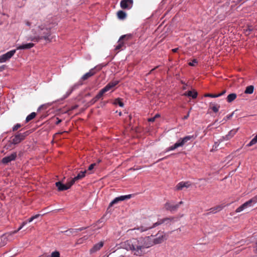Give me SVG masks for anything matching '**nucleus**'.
<instances>
[{
  "label": "nucleus",
  "mask_w": 257,
  "mask_h": 257,
  "mask_svg": "<svg viewBox=\"0 0 257 257\" xmlns=\"http://www.w3.org/2000/svg\"><path fill=\"white\" fill-rule=\"evenodd\" d=\"M155 236L152 235L145 237L133 238L124 242V248L130 250L135 255L142 256L147 253V250L155 244L162 243L166 239L164 233H158Z\"/></svg>",
  "instance_id": "nucleus-1"
},
{
  "label": "nucleus",
  "mask_w": 257,
  "mask_h": 257,
  "mask_svg": "<svg viewBox=\"0 0 257 257\" xmlns=\"http://www.w3.org/2000/svg\"><path fill=\"white\" fill-rule=\"evenodd\" d=\"M32 32L35 36L29 37L28 40L34 42H38L42 39L49 42L51 41V29L46 26L45 24L39 25L36 29H33Z\"/></svg>",
  "instance_id": "nucleus-2"
},
{
  "label": "nucleus",
  "mask_w": 257,
  "mask_h": 257,
  "mask_svg": "<svg viewBox=\"0 0 257 257\" xmlns=\"http://www.w3.org/2000/svg\"><path fill=\"white\" fill-rule=\"evenodd\" d=\"M170 221V219L169 218H165L162 219H160L158 220L157 222L153 223L152 225L150 223L149 220L144 219L142 222L141 225L140 226H138L137 228H135L129 230L130 231H135V233H142L145 231H147V230L152 229L153 228H154L156 227L157 226H158L159 225H161L166 222H169Z\"/></svg>",
  "instance_id": "nucleus-3"
},
{
  "label": "nucleus",
  "mask_w": 257,
  "mask_h": 257,
  "mask_svg": "<svg viewBox=\"0 0 257 257\" xmlns=\"http://www.w3.org/2000/svg\"><path fill=\"white\" fill-rule=\"evenodd\" d=\"M118 83V81H113L109 82L103 88L101 89L98 93L91 100V102L92 103H95L100 99L103 95V94L113 88Z\"/></svg>",
  "instance_id": "nucleus-4"
},
{
  "label": "nucleus",
  "mask_w": 257,
  "mask_h": 257,
  "mask_svg": "<svg viewBox=\"0 0 257 257\" xmlns=\"http://www.w3.org/2000/svg\"><path fill=\"white\" fill-rule=\"evenodd\" d=\"M29 133L28 131L23 133H18L15 135L13 137H11V140L9 141V143L7 145V149L11 148L12 145H17L23 141L26 136L29 135Z\"/></svg>",
  "instance_id": "nucleus-5"
},
{
  "label": "nucleus",
  "mask_w": 257,
  "mask_h": 257,
  "mask_svg": "<svg viewBox=\"0 0 257 257\" xmlns=\"http://www.w3.org/2000/svg\"><path fill=\"white\" fill-rule=\"evenodd\" d=\"M256 203H257V195L238 207L235 212L236 213L240 212L248 207L251 206L252 203L255 204Z\"/></svg>",
  "instance_id": "nucleus-6"
},
{
  "label": "nucleus",
  "mask_w": 257,
  "mask_h": 257,
  "mask_svg": "<svg viewBox=\"0 0 257 257\" xmlns=\"http://www.w3.org/2000/svg\"><path fill=\"white\" fill-rule=\"evenodd\" d=\"M225 114L226 113H219L218 118L215 120V122L224 123L227 120L230 119L232 117L233 113Z\"/></svg>",
  "instance_id": "nucleus-7"
},
{
  "label": "nucleus",
  "mask_w": 257,
  "mask_h": 257,
  "mask_svg": "<svg viewBox=\"0 0 257 257\" xmlns=\"http://www.w3.org/2000/svg\"><path fill=\"white\" fill-rule=\"evenodd\" d=\"M55 185L59 191H63L69 189L73 184L71 181L68 182L66 184H64L61 182L58 181L55 183Z\"/></svg>",
  "instance_id": "nucleus-8"
},
{
  "label": "nucleus",
  "mask_w": 257,
  "mask_h": 257,
  "mask_svg": "<svg viewBox=\"0 0 257 257\" xmlns=\"http://www.w3.org/2000/svg\"><path fill=\"white\" fill-rule=\"evenodd\" d=\"M16 50H12L7 53L0 56V63L5 62L11 58H12L15 54Z\"/></svg>",
  "instance_id": "nucleus-9"
},
{
  "label": "nucleus",
  "mask_w": 257,
  "mask_h": 257,
  "mask_svg": "<svg viewBox=\"0 0 257 257\" xmlns=\"http://www.w3.org/2000/svg\"><path fill=\"white\" fill-rule=\"evenodd\" d=\"M132 194H129L116 197L109 203V207L112 206L113 204H116L119 201H122L125 200L130 199L132 197Z\"/></svg>",
  "instance_id": "nucleus-10"
},
{
  "label": "nucleus",
  "mask_w": 257,
  "mask_h": 257,
  "mask_svg": "<svg viewBox=\"0 0 257 257\" xmlns=\"http://www.w3.org/2000/svg\"><path fill=\"white\" fill-rule=\"evenodd\" d=\"M195 139L194 136H186L183 139H180L178 142V148L179 147H182L186 145L189 141L193 140Z\"/></svg>",
  "instance_id": "nucleus-11"
},
{
  "label": "nucleus",
  "mask_w": 257,
  "mask_h": 257,
  "mask_svg": "<svg viewBox=\"0 0 257 257\" xmlns=\"http://www.w3.org/2000/svg\"><path fill=\"white\" fill-rule=\"evenodd\" d=\"M120 7L123 9H130L133 5V0H122L120 3Z\"/></svg>",
  "instance_id": "nucleus-12"
},
{
  "label": "nucleus",
  "mask_w": 257,
  "mask_h": 257,
  "mask_svg": "<svg viewBox=\"0 0 257 257\" xmlns=\"http://www.w3.org/2000/svg\"><path fill=\"white\" fill-rule=\"evenodd\" d=\"M17 157V153L15 152L12 153L10 156L5 157L3 158L2 162L4 164H7L12 161H14Z\"/></svg>",
  "instance_id": "nucleus-13"
},
{
  "label": "nucleus",
  "mask_w": 257,
  "mask_h": 257,
  "mask_svg": "<svg viewBox=\"0 0 257 257\" xmlns=\"http://www.w3.org/2000/svg\"><path fill=\"white\" fill-rule=\"evenodd\" d=\"M182 95L183 96H187L193 99H195L197 98L198 93L195 90L193 89V90H188L187 91H186L184 93H183Z\"/></svg>",
  "instance_id": "nucleus-14"
},
{
  "label": "nucleus",
  "mask_w": 257,
  "mask_h": 257,
  "mask_svg": "<svg viewBox=\"0 0 257 257\" xmlns=\"http://www.w3.org/2000/svg\"><path fill=\"white\" fill-rule=\"evenodd\" d=\"M192 186L189 181L181 182L178 184V190H183L184 188H188Z\"/></svg>",
  "instance_id": "nucleus-15"
},
{
  "label": "nucleus",
  "mask_w": 257,
  "mask_h": 257,
  "mask_svg": "<svg viewBox=\"0 0 257 257\" xmlns=\"http://www.w3.org/2000/svg\"><path fill=\"white\" fill-rule=\"evenodd\" d=\"M117 45L116 46L115 50L118 53L120 50H123L125 48V42L119 39Z\"/></svg>",
  "instance_id": "nucleus-16"
},
{
  "label": "nucleus",
  "mask_w": 257,
  "mask_h": 257,
  "mask_svg": "<svg viewBox=\"0 0 257 257\" xmlns=\"http://www.w3.org/2000/svg\"><path fill=\"white\" fill-rule=\"evenodd\" d=\"M87 171L85 170L84 171H80L79 173L73 179H72L71 181L72 182V183L74 184L75 181H77L79 180H80L84 178L85 176V174L86 173Z\"/></svg>",
  "instance_id": "nucleus-17"
},
{
  "label": "nucleus",
  "mask_w": 257,
  "mask_h": 257,
  "mask_svg": "<svg viewBox=\"0 0 257 257\" xmlns=\"http://www.w3.org/2000/svg\"><path fill=\"white\" fill-rule=\"evenodd\" d=\"M96 71H95L94 68L91 69L89 70L88 72L85 73L84 75L82 76V77H81V79L82 80H86L89 77L94 75Z\"/></svg>",
  "instance_id": "nucleus-18"
},
{
  "label": "nucleus",
  "mask_w": 257,
  "mask_h": 257,
  "mask_svg": "<svg viewBox=\"0 0 257 257\" xmlns=\"http://www.w3.org/2000/svg\"><path fill=\"white\" fill-rule=\"evenodd\" d=\"M51 104L50 103L44 104L41 105L38 109V111H45L48 112L50 110Z\"/></svg>",
  "instance_id": "nucleus-19"
},
{
  "label": "nucleus",
  "mask_w": 257,
  "mask_h": 257,
  "mask_svg": "<svg viewBox=\"0 0 257 257\" xmlns=\"http://www.w3.org/2000/svg\"><path fill=\"white\" fill-rule=\"evenodd\" d=\"M103 242L100 241L98 243L94 244L92 248L90 250L91 253L95 252L99 250L103 245Z\"/></svg>",
  "instance_id": "nucleus-20"
},
{
  "label": "nucleus",
  "mask_w": 257,
  "mask_h": 257,
  "mask_svg": "<svg viewBox=\"0 0 257 257\" xmlns=\"http://www.w3.org/2000/svg\"><path fill=\"white\" fill-rule=\"evenodd\" d=\"M34 44L32 43H29L25 44H23L17 47V50L21 49H29L34 46Z\"/></svg>",
  "instance_id": "nucleus-21"
},
{
  "label": "nucleus",
  "mask_w": 257,
  "mask_h": 257,
  "mask_svg": "<svg viewBox=\"0 0 257 257\" xmlns=\"http://www.w3.org/2000/svg\"><path fill=\"white\" fill-rule=\"evenodd\" d=\"M133 38V35L129 34L126 35H124L121 36L120 37V39L121 40L123 41H124L125 42V44H126L127 41L131 40Z\"/></svg>",
  "instance_id": "nucleus-22"
},
{
  "label": "nucleus",
  "mask_w": 257,
  "mask_h": 257,
  "mask_svg": "<svg viewBox=\"0 0 257 257\" xmlns=\"http://www.w3.org/2000/svg\"><path fill=\"white\" fill-rule=\"evenodd\" d=\"M165 208L168 210L173 211L176 210V206L172 204L171 203L167 202L165 205Z\"/></svg>",
  "instance_id": "nucleus-23"
},
{
  "label": "nucleus",
  "mask_w": 257,
  "mask_h": 257,
  "mask_svg": "<svg viewBox=\"0 0 257 257\" xmlns=\"http://www.w3.org/2000/svg\"><path fill=\"white\" fill-rule=\"evenodd\" d=\"M112 103L114 105H118L121 107H123V106H124V103L122 101V99L120 98H117L114 99Z\"/></svg>",
  "instance_id": "nucleus-24"
},
{
  "label": "nucleus",
  "mask_w": 257,
  "mask_h": 257,
  "mask_svg": "<svg viewBox=\"0 0 257 257\" xmlns=\"http://www.w3.org/2000/svg\"><path fill=\"white\" fill-rule=\"evenodd\" d=\"M117 17L120 20H124L126 17V14L124 11L120 10L117 12Z\"/></svg>",
  "instance_id": "nucleus-25"
},
{
  "label": "nucleus",
  "mask_w": 257,
  "mask_h": 257,
  "mask_svg": "<svg viewBox=\"0 0 257 257\" xmlns=\"http://www.w3.org/2000/svg\"><path fill=\"white\" fill-rule=\"evenodd\" d=\"M236 96V94L234 93L229 94L226 98L227 101L228 102H231L232 101L235 99Z\"/></svg>",
  "instance_id": "nucleus-26"
},
{
  "label": "nucleus",
  "mask_w": 257,
  "mask_h": 257,
  "mask_svg": "<svg viewBox=\"0 0 257 257\" xmlns=\"http://www.w3.org/2000/svg\"><path fill=\"white\" fill-rule=\"evenodd\" d=\"M254 87L252 85H249L246 87L244 91L245 93L246 94H252L253 92Z\"/></svg>",
  "instance_id": "nucleus-27"
},
{
  "label": "nucleus",
  "mask_w": 257,
  "mask_h": 257,
  "mask_svg": "<svg viewBox=\"0 0 257 257\" xmlns=\"http://www.w3.org/2000/svg\"><path fill=\"white\" fill-rule=\"evenodd\" d=\"M64 232L67 235H70L71 234H76L77 230L74 228H70L65 231Z\"/></svg>",
  "instance_id": "nucleus-28"
},
{
  "label": "nucleus",
  "mask_w": 257,
  "mask_h": 257,
  "mask_svg": "<svg viewBox=\"0 0 257 257\" xmlns=\"http://www.w3.org/2000/svg\"><path fill=\"white\" fill-rule=\"evenodd\" d=\"M37 113H30L28 115L26 119V122H28L30 120L35 118L36 116Z\"/></svg>",
  "instance_id": "nucleus-29"
},
{
  "label": "nucleus",
  "mask_w": 257,
  "mask_h": 257,
  "mask_svg": "<svg viewBox=\"0 0 257 257\" xmlns=\"http://www.w3.org/2000/svg\"><path fill=\"white\" fill-rule=\"evenodd\" d=\"M222 209V207L221 206H217L215 207L211 208L210 209L211 210L210 212L216 213L217 211H220Z\"/></svg>",
  "instance_id": "nucleus-30"
},
{
  "label": "nucleus",
  "mask_w": 257,
  "mask_h": 257,
  "mask_svg": "<svg viewBox=\"0 0 257 257\" xmlns=\"http://www.w3.org/2000/svg\"><path fill=\"white\" fill-rule=\"evenodd\" d=\"M236 131L235 130H231L230 131L228 134L225 136V138L228 140L230 138H231L232 136L234 135V134L236 133Z\"/></svg>",
  "instance_id": "nucleus-31"
},
{
  "label": "nucleus",
  "mask_w": 257,
  "mask_h": 257,
  "mask_svg": "<svg viewBox=\"0 0 257 257\" xmlns=\"http://www.w3.org/2000/svg\"><path fill=\"white\" fill-rule=\"evenodd\" d=\"M257 143V135L253 138L249 143L247 145V146L250 147L253 145Z\"/></svg>",
  "instance_id": "nucleus-32"
},
{
  "label": "nucleus",
  "mask_w": 257,
  "mask_h": 257,
  "mask_svg": "<svg viewBox=\"0 0 257 257\" xmlns=\"http://www.w3.org/2000/svg\"><path fill=\"white\" fill-rule=\"evenodd\" d=\"M204 97H210L212 98H216L218 97V94H211V93H206L204 94Z\"/></svg>",
  "instance_id": "nucleus-33"
},
{
  "label": "nucleus",
  "mask_w": 257,
  "mask_h": 257,
  "mask_svg": "<svg viewBox=\"0 0 257 257\" xmlns=\"http://www.w3.org/2000/svg\"><path fill=\"white\" fill-rule=\"evenodd\" d=\"M220 143H217V142H215L214 145L213 146L212 150L216 151L218 150V148H220L221 149L222 145H221L220 146Z\"/></svg>",
  "instance_id": "nucleus-34"
},
{
  "label": "nucleus",
  "mask_w": 257,
  "mask_h": 257,
  "mask_svg": "<svg viewBox=\"0 0 257 257\" xmlns=\"http://www.w3.org/2000/svg\"><path fill=\"white\" fill-rule=\"evenodd\" d=\"M159 117H160V115L159 114V113H157L155 116L149 118L148 121L150 122H153L155 121L156 118H158Z\"/></svg>",
  "instance_id": "nucleus-35"
},
{
  "label": "nucleus",
  "mask_w": 257,
  "mask_h": 257,
  "mask_svg": "<svg viewBox=\"0 0 257 257\" xmlns=\"http://www.w3.org/2000/svg\"><path fill=\"white\" fill-rule=\"evenodd\" d=\"M40 216V214H36V215H34V216H33L32 217H31V218H30L28 220L27 222H32L33 220H34L35 219H36V218H38Z\"/></svg>",
  "instance_id": "nucleus-36"
},
{
  "label": "nucleus",
  "mask_w": 257,
  "mask_h": 257,
  "mask_svg": "<svg viewBox=\"0 0 257 257\" xmlns=\"http://www.w3.org/2000/svg\"><path fill=\"white\" fill-rule=\"evenodd\" d=\"M51 257H60V253L58 251L52 252L51 254Z\"/></svg>",
  "instance_id": "nucleus-37"
},
{
  "label": "nucleus",
  "mask_w": 257,
  "mask_h": 257,
  "mask_svg": "<svg viewBox=\"0 0 257 257\" xmlns=\"http://www.w3.org/2000/svg\"><path fill=\"white\" fill-rule=\"evenodd\" d=\"M35 21L36 20L33 19L31 22H30L29 21H26V24L27 26L29 27H30L32 24H34L35 25H36L37 24L35 23Z\"/></svg>",
  "instance_id": "nucleus-38"
},
{
  "label": "nucleus",
  "mask_w": 257,
  "mask_h": 257,
  "mask_svg": "<svg viewBox=\"0 0 257 257\" xmlns=\"http://www.w3.org/2000/svg\"><path fill=\"white\" fill-rule=\"evenodd\" d=\"M21 126V124L20 123H17L15 125H14L13 127V132H15L18 129H19L20 127Z\"/></svg>",
  "instance_id": "nucleus-39"
},
{
  "label": "nucleus",
  "mask_w": 257,
  "mask_h": 257,
  "mask_svg": "<svg viewBox=\"0 0 257 257\" xmlns=\"http://www.w3.org/2000/svg\"><path fill=\"white\" fill-rule=\"evenodd\" d=\"M197 63V61L196 59H194L192 62H190L189 63V65L190 66H194Z\"/></svg>",
  "instance_id": "nucleus-40"
},
{
  "label": "nucleus",
  "mask_w": 257,
  "mask_h": 257,
  "mask_svg": "<svg viewBox=\"0 0 257 257\" xmlns=\"http://www.w3.org/2000/svg\"><path fill=\"white\" fill-rule=\"evenodd\" d=\"M176 148H177V143H175L173 146L169 147L167 151L173 150Z\"/></svg>",
  "instance_id": "nucleus-41"
},
{
  "label": "nucleus",
  "mask_w": 257,
  "mask_h": 257,
  "mask_svg": "<svg viewBox=\"0 0 257 257\" xmlns=\"http://www.w3.org/2000/svg\"><path fill=\"white\" fill-rule=\"evenodd\" d=\"M1 240H4V243L2 244V246L5 245L7 243V237L5 236H2Z\"/></svg>",
  "instance_id": "nucleus-42"
},
{
  "label": "nucleus",
  "mask_w": 257,
  "mask_h": 257,
  "mask_svg": "<svg viewBox=\"0 0 257 257\" xmlns=\"http://www.w3.org/2000/svg\"><path fill=\"white\" fill-rule=\"evenodd\" d=\"M212 109L214 112H217L218 111V106L217 105H214L212 107Z\"/></svg>",
  "instance_id": "nucleus-43"
},
{
  "label": "nucleus",
  "mask_w": 257,
  "mask_h": 257,
  "mask_svg": "<svg viewBox=\"0 0 257 257\" xmlns=\"http://www.w3.org/2000/svg\"><path fill=\"white\" fill-rule=\"evenodd\" d=\"M181 83L183 84V86L182 87V88L183 90L186 89L187 87H188V85L187 84L185 83L182 80H181Z\"/></svg>",
  "instance_id": "nucleus-44"
},
{
  "label": "nucleus",
  "mask_w": 257,
  "mask_h": 257,
  "mask_svg": "<svg viewBox=\"0 0 257 257\" xmlns=\"http://www.w3.org/2000/svg\"><path fill=\"white\" fill-rule=\"evenodd\" d=\"M95 165H96V164H95V163L91 164V165L88 167V170L89 171H91V170H92L94 168V166H95Z\"/></svg>",
  "instance_id": "nucleus-45"
},
{
  "label": "nucleus",
  "mask_w": 257,
  "mask_h": 257,
  "mask_svg": "<svg viewBox=\"0 0 257 257\" xmlns=\"http://www.w3.org/2000/svg\"><path fill=\"white\" fill-rule=\"evenodd\" d=\"M23 227L20 226L17 230H16L15 231H13V232H12V233H11V234H15L17 232H18L19 230H20Z\"/></svg>",
  "instance_id": "nucleus-46"
},
{
  "label": "nucleus",
  "mask_w": 257,
  "mask_h": 257,
  "mask_svg": "<svg viewBox=\"0 0 257 257\" xmlns=\"http://www.w3.org/2000/svg\"><path fill=\"white\" fill-rule=\"evenodd\" d=\"M86 228V227H80L79 228H76V229L77 230V233H78L79 231H81L85 229Z\"/></svg>",
  "instance_id": "nucleus-47"
},
{
  "label": "nucleus",
  "mask_w": 257,
  "mask_h": 257,
  "mask_svg": "<svg viewBox=\"0 0 257 257\" xmlns=\"http://www.w3.org/2000/svg\"><path fill=\"white\" fill-rule=\"evenodd\" d=\"M77 107V105H74L71 107V109H69L68 110L65 111L64 112H68V111L73 110L75 109Z\"/></svg>",
  "instance_id": "nucleus-48"
},
{
  "label": "nucleus",
  "mask_w": 257,
  "mask_h": 257,
  "mask_svg": "<svg viewBox=\"0 0 257 257\" xmlns=\"http://www.w3.org/2000/svg\"><path fill=\"white\" fill-rule=\"evenodd\" d=\"M225 92H226V90H223V91H222L221 93L217 94H218V97H219V96H220L223 95Z\"/></svg>",
  "instance_id": "nucleus-49"
},
{
  "label": "nucleus",
  "mask_w": 257,
  "mask_h": 257,
  "mask_svg": "<svg viewBox=\"0 0 257 257\" xmlns=\"http://www.w3.org/2000/svg\"><path fill=\"white\" fill-rule=\"evenodd\" d=\"M57 121L56 122V124H58L60 122H61L62 120L61 119H59L58 118H57Z\"/></svg>",
  "instance_id": "nucleus-50"
},
{
  "label": "nucleus",
  "mask_w": 257,
  "mask_h": 257,
  "mask_svg": "<svg viewBox=\"0 0 257 257\" xmlns=\"http://www.w3.org/2000/svg\"><path fill=\"white\" fill-rule=\"evenodd\" d=\"M72 91V90H70V92H67V94H66V96L65 97V98H66L67 97H68L71 94Z\"/></svg>",
  "instance_id": "nucleus-51"
},
{
  "label": "nucleus",
  "mask_w": 257,
  "mask_h": 257,
  "mask_svg": "<svg viewBox=\"0 0 257 257\" xmlns=\"http://www.w3.org/2000/svg\"><path fill=\"white\" fill-rule=\"evenodd\" d=\"M27 223V221H24L21 224V226L23 227L24 225H25Z\"/></svg>",
  "instance_id": "nucleus-52"
},
{
  "label": "nucleus",
  "mask_w": 257,
  "mask_h": 257,
  "mask_svg": "<svg viewBox=\"0 0 257 257\" xmlns=\"http://www.w3.org/2000/svg\"><path fill=\"white\" fill-rule=\"evenodd\" d=\"M27 223V221H24L21 224V226L23 227L24 225H25Z\"/></svg>",
  "instance_id": "nucleus-53"
},
{
  "label": "nucleus",
  "mask_w": 257,
  "mask_h": 257,
  "mask_svg": "<svg viewBox=\"0 0 257 257\" xmlns=\"http://www.w3.org/2000/svg\"><path fill=\"white\" fill-rule=\"evenodd\" d=\"M254 251H255V253L257 254V241L256 242Z\"/></svg>",
  "instance_id": "nucleus-54"
},
{
  "label": "nucleus",
  "mask_w": 257,
  "mask_h": 257,
  "mask_svg": "<svg viewBox=\"0 0 257 257\" xmlns=\"http://www.w3.org/2000/svg\"><path fill=\"white\" fill-rule=\"evenodd\" d=\"M140 169V168H131L130 169V170H134V171H135V170H139V169Z\"/></svg>",
  "instance_id": "nucleus-55"
},
{
  "label": "nucleus",
  "mask_w": 257,
  "mask_h": 257,
  "mask_svg": "<svg viewBox=\"0 0 257 257\" xmlns=\"http://www.w3.org/2000/svg\"><path fill=\"white\" fill-rule=\"evenodd\" d=\"M189 117V113H188L187 115L184 116L183 117V119H187Z\"/></svg>",
  "instance_id": "nucleus-56"
},
{
  "label": "nucleus",
  "mask_w": 257,
  "mask_h": 257,
  "mask_svg": "<svg viewBox=\"0 0 257 257\" xmlns=\"http://www.w3.org/2000/svg\"><path fill=\"white\" fill-rule=\"evenodd\" d=\"M4 68H5L4 66L0 67V72L2 71L4 69Z\"/></svg>",
  "instance_id": "nucleus-57"
},
{
  "label": "nucleus",
  "mask_w": 257,
  "mask_h": 257,
  "mask_svg": "<svg viewBox=\"0 0 257 257\" xmlns=\"http://www.w3.org/2000/svg\"><path fill=\"white\" fill-rule=\"evenodd\" d=\"M172 51L174 52H177V48L172 49Z\"/></svg>",
  "instance_id": "nucleus-58"
},
{
  "label": "nucleus",
  "mask_w": 257,
  "mask_h": 257,
  "mask_svg": "<svg viewBox=\"0 0 257 257\" xmlns=\"http://www.w3.org/2000/svg\"><path fill=\"white\" fill-rule=\"evenodd\" d=\"M183 203V201H180L179 203V204H182Z\"/></svg>",
  "instance_id": "nucleus-59"
},
{
  "label": "nucleus",
  "mask_w": 257,
  "mask_h": 257,
  "mask_svg": "<svg viewBox=\"0 0 257 257\" xmlns=\"http://www.w3.org/2000/svg\"><path fill=\"white\" fill-rule=\"evenodd\" d=\"M130 119H131L132 118V116L131 115H129Z\"/></svg>",
  "instance_id": "nucleus-60"
},
{
  "label": "nucleus",
  "mask_w": 257,
  "mask_h": 257,
  "mask_svg": "<svg viewBox=\"0 0 257 257\" xmlns=\"http://www.w3.org/2000/svg\"><path fill=\"white\" fill-rule=\"evenodd\" d=\"M183 214H182V215H180V217H183Z\"/></svg>",
  "instance_id": "nucleus-61"
},
{
  "label": "nucleus",
  "mask_w": 257,
  "mask_h": 257,
  "mask_svg": "<svg viewBox=\"0 0 257 257\" xmlns=\"http://www.w3.org/2000/svg\"><path fill=\"white\" fill-rule=\"evenodd\" d=\"M121 114H122V113H119V116H121Z\"/></svg>",
  "instance_id": "nucleus-62"
},
{
  "label": "nucleus",
  "mask_w": 257,
  "mask_h": 257,
  "mask_svg": "<svg viewBox=\"0 0 257 257\" xmlns=\"http://www.w3.org/2000/svg\"><path fill=\"white\" fill-rule=\"evenodd\" d=\"M228 158L229 159H231V157H230V156H228Z\"/></svg>",
  "instance_id": "nucleus-63"
},
{
  "label": "nucleus",
  "mask_w": 257,
  "mask_h": 257,
  "mask_svg": "<svg viewBox=\"0 0 257 257\" xmlns=\"http://www.w3.org/2000/svg\"><path fill=\"white\" fill-rule=\"evenodd\" d=\"M244 0H240V2L243 1V2H244Z\"/></svg>",
  "instance_id": "nucleus-64"
}]
</instances>
